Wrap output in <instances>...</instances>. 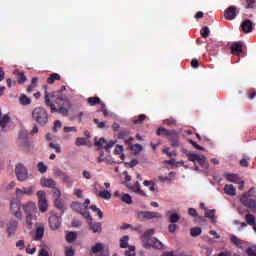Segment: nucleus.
I'll return each mask as SVG.
<instances>
[{
    "instance_id": "nucleus-1",
    "label": "nucleus",
    "mask_w": 256,
    "mask_h": 256,
    "mask_svg": "<svg viewBox=\"0 0 256 256\" xmlns=\"http://www.w3.org/2000/svg\"><path fill=\"white\" fill-rule=\"evenodd\" d=\"M44 105L50 108L51 113H59L62 117H69V111L73 107V103L67 95L61 92L47 91V86H44Z\"/></svg>"
},
{
    "instance_id": "nucleus-2",
    "label": "nucleus",
    "mask_w": 256,
    "mask_h": 256,
    "mask_svg": "<svg viewBox=\"0 0 256 256\" xmlns=\"http://www.w3.org/2000/svg\"><path fill=\"white\" fill-rule=\"evenodd\" d=\"M32 119L40 125V127H45L49 123V113L44 107L38 106L32 111Z\"/></svg>"
},
{
    "instance_id": "nucleus-3",
    "label": "nucleus",
    "mask_w": 256,
    "mask_h": 256,
    "mask_svg": "<svg viewBox=\"0 0 256 256\" xmlns=\"http://www.w3.org/2000/svg\"><path fill=\"white\" fill-rule=\"evenodd\" d=\"M182 152L186 155L188 161H191L194 165L198 163L203 169H209V164H207V158L205 156L189 152L187 149H182Z\"/></svg>"
},
{
    "instance_id": "nucleus-4",
    "label": "nucleus",
    "mask_w": 256,
    "mask_h": 256,
    "mask_svg": "<svg viewBox=\"0 0 256 256\" xmlns=\"http://www.w3.org/2000/svg\"><path fill=\"white\" fill-rule=\"evenodd\" d=\"M251 191H253V188H251L248 193L241 196L240 202L242 205H244V207L256 211V196L251 195Z\"/></svg>"
},
{
    "instance_id": "nucleus-5",
    "label": "nucleus",
    "mask_w": 256,
    "mask_h": 256,
    "mask_svg": "<svg viewBox=\"0 0 256 256\" xmlns=\"http://www.w3.org/2000/svg\"><path fill=\"white\" fill-rule=\"evenodd\" d=\"M38 197V208L40 213H47V210L49 209V203L47 202V194L45 191L40 190L37 192Z\"/></svg>"
},
{
    "instance_id": "nucleus-6",
    "label": "nucleus",
    "mask_w": 256,
    "mask_h": 256,
    "mask_svg": "<svg viewBox=\"0 0 256 256\" xmlns=\"http://www.w3.org/2000/svg\"><path fill=\"white\" fill-rule=\"evenodd\" d=\"M140 221H151V219H161L163 217L159 212L153 211H140L137 214Z\"/></svg>"
},
{
    "instance_id": "nucleus-7",
    "label": "nucleus",
    "mask_w": 256,
    "mask_h": 256,
    "mask_svg": "<svg viewBox=\"0 0 256 256\" xmlns=\"http://www.w3.org/2000/svg\"><path fill=\"white\" fill-rule=\"evenodd\" d=\"M15 173L18 181H25L29 173L27 172V168L23 164H18L15 168Z\"/></svg>"
},
{
    "instance_id": "nucleus-8",
    "label": "nucleus",
    "mask_w": 256,
    "mask_h": 256,
    "mask_svg": "<svg viewBox=\"0 0 256 256\" xmlns=\"http://www.w3.org/2000/svg\"><path fill=\"white\" fill-rule=\"evenodd\" d=\"M33 193H35V186H30L28 188H17L16 189V197L18 199H21V197H23V195H28L31 196L33 195Z\"/></svg>"
},
{
    "instance_id": "nucleus-9",
    "label": "nucleus",
    "mask_w": 256,
    "mask_h": 256,
    "mask_svg": "<svg viewBox=\"0 0 256 256\" xmlns=\"http://www.w3.org/2000/svg\"><path fill=\"white\" fill-rule=\"evenodd\" d=\"M50 229L53 231L57 230L59 227H61V217L52 215L48 219Z\"/></svg>"
},
{
    "instance_id": "nucleus-10",
    "label": "nucleus",
    "mask_w": 256,
    "mask_h": 256,
    "mask_svg": "<svg viewBox=\"0 0 256 256\" xmlns=\"http://www.w3.org/2000/svg\"><path fill=\"white\" fill-rule=\"evenodd\" d=\"M224 17L225 19H227V21H233V19L237 17V7L235 6L228 7L224 13Z\"/></svg>"
},
{
    "instance_id": "nucleus-11",
    "label": "nucleus",
    "mask_w": 256,
    "mask_h": 256,
    "mask_svg": "<svg viewBox=\"0 0 256 256\" xmlns=\"http://www.w3.org/2000/svg\"><path fill=\"white\" fill-rule=\"evenodd\" d=\"M23 209L26 215H33V213H37V205L35 202H28L24 204Z\"/></svg>"
},
{
    "instance_id": "nucleus-12",
    "label": "nucleus",
    "mask_w": 256,
    "mask_h": 256,
    "mask_svg": "<svg viewBox=\"0 0 256 256\" xmlns=\"http://www.w3.org/2000/svg\"><path fill=\"white\" fill-rule=\"evenodd\" d=\"M88 227L92 233H101L103 231L101 222H93V220H90V222H88Z\"/></svg>"
},
{
    "instance_id": "nucleus-13",
    "label": "nucleus",
    "mask_w": 256,
    "mask_h": 256,
    "mask_svg": "<svg viewBox=\"0 0 256 256\" xmlns=\"http://www.w3.org/2000/svg\"><path fill=\"white\" fill-rule=\"evenodd\" d=\"M154 234H155L154 229H150V230H147L146 232H144V234L142 235V243H144V247H145V245H147L148 243H151V241H153Z\"/></svg>"
},
{
    "instance_id": "nucleus-14",
    "label": "nucleus",
    "mask_w": 256,
    "mask_h": 256,
    "mask_svg": "<svg viewBox=\"0 0 256 256\" xmlns=\"http://www.w3.org/2000/svg\"><path fill=\"white\" fill-rule=\"evenodd\" d=\"M168 139L171 142L172 147H179L181 145L179 143V132L176 130H172V134L168 136Z\"/></svg>"
},
{
    "instance_id": "nucleus-15",
    "label": "nucleus",
    "mask_w": 256,
    "mask_h": 256,
    "mask_svg": "<svg viewBox=\"0 0 256 256\" xmlns=\"http://www.w3.org/2000/svg\"><path fill=\"white\" fill-rule=\"evenodd\" d=\"M232 55H241L243 53V42H234L231 46Z\"/></svg>"
},
{
    "instance_id": "nucleus-16",
    "label": "nucleus",
    "mask_w": 256,
    "mask_h": 256,
    "mask_svg": "<svg viewBox=\"0 0 256 256\" xmlns=\"http://www.w3.org/2000/svg\"><path fill=\"white\" fill-rule=\"evenodd\" d=\"M41 186L48 187V189H55V187H57V182H55V180H53V179L42 178Z\"/></svg>"
},
{
    "instance_id": "nucleus-17",
    "label": "nucleus",
    "mask_w": 256,
    "mask_h": 256,
    "mask_svg": "<svg viewBox=\"0 0 256 256\" xmlns=\"http://www.w3.org/2000/svg\"><path fill=\"white\" fill-rule=\"evenodd\" d=\"M144 247L145 249H151V247H154L155 249H163V243H161L157 238H153L151 243L144 244Z\"/></svg>"
},
{
    "instance_id": "nucleus-18",
    "label": "nucleus",
    "mask_w": 256,
    "mask_h": 256,
    "mask_svg": "<svg viewBox=\"0 0 256 256\" xmlns=\"http://www.w3.org/2000/svg\"><path fill=\"white\" fill-rule=\"evenodd\" d=\"M17 227H19V222L17 221L13 220L9 223V226L7 228L8 237H12V235H15Z\"/></svg>"
},
{
    "instance_id": "nucleus-19",
    "label": "nucleus",
    "mask_w": 256,
    "mask_h": 256,
    "mask_svg": "<svg viewBox=\"0 0 256 256\" xmlns=\"http://www.w3.org/2000/svg\"><path fill=\"white\" fill-rule=\"evenodd\" d=\"M43 235H45V226L40 224L36 229L34 241H41L43 239Z\"/></svg>"
},
{
    "instance_id": "nucleus-20",
    "label": "nucleus",
    "mask_w": 256,
    "mask_h": 256,
    "mask_svg": "<svg viewBox=\"0 0 256 256\" xmlns=\"http://www.w3.org/2000/svg\"><path fill=\"white\" fill-rule=\"evenodd\" d=\"M241 27L244 33H251L253 30V22H251V20H244L241 24Z\"/></svg>"
},
{
    "instance_id": "nucleus-21",
    "label": "nucleus",
    "mask_w": 256,
    "mask_h": 256,
    "mask_svg": "<svg viewBox=\"0 0 256 256\" xmlns=\"http://www.w3.org/2000/svg\"><path fill=\"white\" fill-rule=\"evenodd\" d=\"M224 193H226V195H230V197H234V195H237V189L233 184H226L224 186Z\"/></svg>"
},
{
    "instance_id": "nucleus-22",
    "label": "nucleus",
    "mask_w": 256,
    "mask_h": 256,
    "mask_svg": "<svg viewBox=\"0 0 256 256\" xmlns=\"http://www.w3.org/2000/svg\"><path fill=\"white\" fill-rule=\"evenodd\" d=\"M173 133V130H167L164 127H160L157 129L156 134L161 137H170V135Z\"/></svg>"
},
{
    "instance_id": "nucleus-23",
    "label": "nucleus",
    "mask_w": 256,
    "mask_h": 256,
    "mask_svg": "<svg viewBox=\"0 0 256 256\" xmlns=\"http://www.w3.org/2000/svg\"><path fill=\"white\" fill-rule=\"evenodd\" d=\"M55 81H61V75L58 73H52L48 78H47V83L49 85H53Z\"/></svg>"
},
{
    "instance_id": "nucleus-24",
    "label": "nucleus",
    "mask_w": 256,
    "mask_h": 256,
    "mask_svg": "<svg viewBox=\"0 0 256 256\" xmlns=\"http://www.w3.org/2000/svg\"><path fill=\"white\" fill-rule=\"evenodd\" d=\"M66 241L67 243H74V241H77V232H67Z\"/></svg>"
},
{
    "instance_id": "nucleus-25",
    "label": "nucleus",
    "mask_w": 256,
    "mask_h": 256,
    "mask_svg": "<svg viewBox=\"0 0 256 256\" xmlns=\"http://www.w3.org/2000/svg\"><path fill=\"white\" fill-rule=\"evenodd\" d=\"M215 213H216V210L215 209H212V210H209L207 209L205 211V217H207L208 219H211L212 223H215L216 221V217H215Z\"/></svg>"
},
{
    "instance_id": "nucleus-26",
    "label": "nucleus",
    "mask_w": 256,
    "mask_h": 256,
    "mask_svg": "<svg viewBox=\"0 0 256 256\" xmlns=\"http://www.w3.org/2000/svg\"><path fill=\"white\" fill-rule=\"evenodd\" d=\"M225 179L230 183H239V176L237 174H226Z\"/></svg>"
},
{
    "instance_id": "nucleus-27",
    "label": "nucleus",
    "mask_w": 256,
    "mask_h": 256,
    "mask_svg": "<svg viewBox=\"0 0 256 256\" xmlns=\"http://www.w3.org/2000/svg\"><path fill=\"white\" fill-rule=\"evenodd\" d=\"M14 75H18V83H20V85H23V83L27 81V76H25L23 72H19V70H15Z\"/></svg>"
},
{
    "instance_id": "nucleus-28",
    "label": "nucleus",
    "mask_w": 256,
    "mask_h": 256,
    "mask_svg": "<svg viewBox=\"0 0 256 256\" xmlns=\"http://www.w3.org/2000/svg\"><path fill=\"white\" fill-rule=\"evenodd\" d=\"M20 105H31V98L27 97L25 94H21L19 98Z\"/></svg>"
},
{
    "instance_id": "nucleus-29",
    "label": "nucleus",
    "mask_w": 256,
    "mask_h": 256,
    "mask_svg": "<svg viewBox=\"0 0 256 256\" xmlns=\"http://www.w3.org/2000/svg\"><path fill=\"white\" fill-rule=\"evenodd\" d=\"M247 225L254 227L256 225L255 216L253 214H246L245 216Z\"/></svg>"
},
{
    "instance_id": "nucleus-30",
    "label": "nucleus",
    "mask_w": 256,
    "mask_h": 256,
    "mask_svg": "<svg viewBox=\"0 0 256 256\" xmlns=\"http://www.w3.org/2000/svg\"><path fill=\"white\" fill-rule=\"evenodd\" d=\"M87 103H89L91 105V107H94V105L101 104V98H99V97H89L87 99Z\"/></svg>"
},
{
    "instance_id": "nucleus-31",
    "label": "nucleus",
    "mask_w": 256,
    "mask_h": 256,
    "mask_svg": "<svg viewBox=\"0 0 256 256\" xmlns=\"http://www.w3.org/2000/svg\"><path fill=\"white\" fill-rule=\"evenodd\" d=\"M79 213L82 215V217H84V219H87V223L93 221V218L87 209L83 208Z\"/></svg>"
},
{
    "instance_id": "nucleus-32",
    "label": "nucleus",
    "mask_w": 256,
    "mask_h": 256,
    "mask_svg": "<svg viewBox=\"0 0 256 256\" xmlns=\"http://www.w3.org/2000/svg\"><path fill=\"white\" fill-rule=\"evenodd\" d=\"M9 121H11V117H9L8 114H5L0 120V127H2V129H5Z\"/></svg>"
},
{
    "instance_id": "nucleus-33",
    "label": "nucleus",
    "mask_w": 256,
    "mask_h": 256,
    "mask_svg": "<svg viewBox=\"0 0 256 256\" xmlns=\"http://www.w3.org/2000/svg\"><path fill=\"white\" fill-rule=\"evenodd\" d=\"M103 249H104L103 244L96 243L95 246H93L91 248V252L94 253V254H97V253L103 252Z\"/></svg>"
},
{
    "instance_id": "nucleus-34",
    "label": "nucleus",
    "mask_w": 256,
    "mask_h": 256,
    "mask_svg": "<svg viewBox=\"0 0 256 256\" xmlns=\"http://www.w3.org/2000/svg\"><path fill=\"white\" fill-rule=\"evenodd\" d=\"M127 245H129V236L125 235L120 239V247L121 249H127Z\"/></svg>"
},
{
    "instance_id": "nucleus-35",
    "label": "nucleus",
    "mask_w": 256,
    "mask_h": 256,
    "mask_svg": "<svg viewBox=\"0 0 256 256\" xmlns=\"http://www.w3.org/2000/svg\"><path fill=\"white\" fill-rule=\"evenodd\" d=\"M163 123L164 125H168V127L177 126V120H175L173 117L163 120Z\"/></svg>"
},
{
    "instance_id": "nucleus-36",
    "label": "nucleus",
    "mask_w": 256,
    "mask_h": 256,
    "mask_svg": "<svg viewBox=\"0 0 256 256\" xmlns=\"http://www.w3.org/2000/svg\"><path fill=\"white\" fill-rule=\"evenodd\" d=\"M62 182L65 183L67 187H73V178L67 174L62 178Z\"/></svg>"
},
{
    "instance_id": "nucleus-37",
    "label": "nucleus",
    "mask_w": 256,
    "mask_h": 256,
    "mask_svg": "<svg viewBox=\"0 0 256 256\" xmlns=\"http://www.w3.org/2000/svg\"><path fill=\"white\" fill-rule=\"evenodd\" d=\"M121 202L126 203L127 205H131V203H133V199L129 194H123V196L121 197Z\"/></svg>"
},
{
    "instance_id": "nucleus-38",
    "label": "nucleus",
    "mask_w": 256,
    "mask_h": 256,
    "mask_svg": "<svg viewBox=\"0 0 256 256\" xmlns=\"http://www.w3.org/2000/svg\"><path fill=\"white\" fill-rule=\"evenodd\" d=\"M37 168H38V171H39V173H47V169H49L48 167H47V165H45V163H43V162H39L38 164H37Z\"/></svg>"
},
{
    "instance_id": "nucleus-39",
    "label": "nucleus",
    "mask_w": 256,
    "mask_h": 256,
    "mask_svg": "<svg viewBox=\"0 0 256 256\" xmlns=\"http://www.w3.org/2000/svg\"><path fill=\"white\" fill-rule=\"evenodd\" d=\"M75 145H77V147L87 145V138H83V137L76 138Z\"/></svg>"
},
{
    "instance_id": "nucleus-40",
    "label": "nucleus",
    "mask_w": 256,
    "mask_h": 256,
    "mask_svg": "<svg viewBox=\"0 0 256 256\" xmlns=\"http://www.w3.org/2000/svg\"><path fill=\"white\" fill-rule=\"evenodd\" d=\"M71 207L74 211H76V213H79L83 209V204L79 202H73Z\"/></svg>"
},
{
    "instance_id": "nucleus-41",
    "label": "nucleus",
    "mask_w": 256,
    "mask_h": 256,
    "mask_svg": "<svg viewBox=\"0 0 256 256\" xmlns=\"http://www.w3.org/2000/svg\"><path fill=\"white\" fill-rule=\"evenodd\" d=\"M200 234H201V228H199V227L191 228L190 235L192 237H199Z\"/></svg>"
},
{
    "instance_id": "nucleus-42",
    "label": "nucleus",
    "mask_w": 256,
    "mask_h": 256,
    "mask_svg": "<svg viewBox=\"0 0 256 256\" xmlns=\"http://www.w3.org/2000/svg\"><path fill=\"white\" fill-rule=\"evenodd\" d=\"M90 209H91L92 211H94V213H97L99 219H103V211H101V209L97 208V205H92V206L90 207Z\"/></svg>"
},
{
    "instance_id": "nucleus-43",
    "label": "nucleus",
    "mask_w": 256,
    "mask_h": 256,
    "mask_svg": "<svg viewBox=\"0 0 256 256\" xmlns=\"http://www.w3.org/2000/svg\"><path fill=\"white\" fill-rule=\"evenodd\" d=\"M135 187H136L135 193H138V195H141L142 197H147V194L145 193V191L141 190V185L139 184V182H136Z\"/></svg>"
},
{
    "instance_id": "nucleus-44",
    "label": "nucleus",
    "mask_w": 256,
    "mask_h": 256,
    "mask_svg": "<svg viewBox=\"0 0 256 256\" xmlns=\"http://www.w3.org/2000/svg\"><path fill=\"white\" fill-rule=\"evenodd\" d=\"M99 197H101V199H107V200H109V199H111V194H110L109 191L103 190V191H100V192H99Z\"/></svg>"
},
{
    "instance_id": "nucleus-45",
    "label": "nucleus",
    "mask_w": 256,
    "mask_h": 256,
    "mask_svg": "<svg viewBox=\"0 0 256 256\" xmlns=\"http://www.w3.org/2000/svg\"><path fill=\"white\" fill-rule=\"evenodd\" d=\"M67 174L63 171V170H61V169H59V168H56L55 170H54V176L55 177H59L60 179H62L63 177H65Z\"/></svg>"
},
{
    "instance_id": "nucleus-46",
    "label": "nucleus",
    "mask_w": 256,
    "mask_h": 256,
    "mask_svg": "<svg viewBox=\"0 0 256 256\" xmlns=\"http://www.w3.org/2000/svg\"><path fill=\"white\" fill-rule=\"evenodd\" d=\"M209 33H211V31L209 30V27L204 26L201 30V35L203 39H207L209 37Z\"/></svg>"
},
{
    "instance_id": "nucleus-47",
    "label": "nucleus",
    "mask_w": 256,
    "mask_h": 256,
    "mask_svg": "<svg viewBox=\"0 0 256 256\" xmlns=\"http://www.w3.org/2000/svg\"><path fill=\"white\" fill-rule=\"evenodd\" d=\"M188 143H190V145L193 146L194 149H197L198 151H203V147L199 144H197V142L193 141L192 139L188 140Z\"/></svg>"
},
{
    "instance_id": "nucleus-48",
    "label": "nucleus",
    "mask_w": 256,
    "mask_h": 256,
    "mask_svg": "<svg viewBox=\"0 0 256 256\" xmlns=\"http://www.w3.org/2000/svg\"><path fill=\"white\" fill-rule=\"evenodd\" d=\"M180 219H181V216H179L177 213H173L170 216V223H178Z\"/></svg>"
},
{
    "instance_id": "nucleus-49",
    "label": "nucleus",
    "mask_w": 256,
    "mask_h": 256,
    "mask_svg": "<svg viewBox=\"0 0 256 256\" xmlns=\"http://www.w3.org/2000/svg\"><path fill=\"white\" fill-rule=\"evenodd\" d=\"M145 119H147V116L145 114H140L137 119L134 120L135 125L141 124Z\"/></svg>"
},
{
    "instance_id": "nucleus-50",
    "label": "nucleus",
    "mask_w": 256,
    "mask_h": 256,
    "mask_svg": "<svg viewBox=\"0 0 256 256\" xmlns=\"http://www.w3.org/2000/svg\"><path fill=\"white\" fill-rule=\"evenodd\" d=\"M26 224L28 227H33V214H26Z\"/></svg>"
},
{
    "instance_id": "nucleus-51",
    "label": "nucleus",
    "mask_w": 256,
    "mask_h": 256,
    "mask_svg": "<svg viewBox=\"0 0 256 256\" xmlns=\"http://www.w3.org/2000/svg\"><path fill=\"white\" fill-rule=\"evenodd\" d=\"M231 243L236 245V247H240L241 246V240H239V238L237 236H235V235L231 236Z\"/></svg>"
},
{
    "instance_id": "nucleus-52",
    "label": "nucleus",
    "mask_w": 256,
    "mask_h": 256,
    "mask_svg": "<svg viewBox=\"0 0 256 256\" xmlns=\"http://www.w3.org/2000/svg\"><path fill=\"white\" fill-rule=\"evenodd\" d=\"M49 147H50L51 149H55L56 153H61V145L55 144V143L51 142V143L49 144Z\"/></svg>"
},
{
    "instance_id": "nucleus-53",
    "label": "nucleus",
    "mask_w": 256,
    "mask_h": 256,
    "mask_svg": "<svg viewBox=\"0 0 256 256\" xmlns=\"http://www.w3.org/2000/svg\"><path fill=\"white\" fill-rule=\"evenodd\" d=\"M131 150L140 153V151H143V146L141 144H134L131 146Z\"/></svg>"
},
{
    "instance_id": "nucleus-54",
    "label": "nucleus",
    "mask_w": 256,
    "mask_h": 256,
    "mask_svg": "<svg viewBox=\"0 0 256 256\" xmlns=\"http://www.w3.org/2000/svg\"><path fill=\"white\" fill-rule=\"evenodd\" d=\"M53 197L55 200H59L61 198V190H59V188H54Z\"/></svg>"
},
{
    "instance_id": "nucleus-55",
    "label": "nucleus",
    "mask_w": 256,
    "mask_h": 256,
    "mask_svg": "<svg viewBox=\"0 0 256 256\" xmlns=\"http://www.w3.org/2000/svg\"><path fill=\"white\" fill-rule=\"evenodd\" d=\"M125 256H135V246H129V250L125 252Z\"/></svg>"
},
{
    "instance_id": "nucleus-56",
    "label": "nucleus",
    "mask_w": 256,
    "mask_h": 256,
    "mask_svg": "<svg viewBox=\"0 0 256 256\" xmlns=\"http://www.w3.org/2000/svg\"><path fill=\"white\" fill-rule=\"evenodd\" d=\"M10 210H11V213L13 211L19 210V204H17V202H15V201H11L10 202Z\"/></svg>"
},
{
    "instance_id": "nucleus-57",
    "label": "nucleus",
    "mask_w": 256,
    "mask_h": 256,
    "mask_svg": "<svg viewBox=\"0 0 256 256\" xmlns=\"http://www.w3.org/2000/svg\"><path fill=\"white\" fill-rule=\"evenodd\" d=\"M188 215H190V217H199V214L195 208H189Z\"/></svg>"
},
{
    "instance_id": "nucleus-58",
    "label": "nucleus",
    "mask_w": 256,
    "mask_h": 256,
    "mask_svg": "<svg viewBox=\"0 0 256 256\" xmlns=\"http://www.w3.org/2000/svg\"><path fill=\"white\" fill-rule=\"evenodd\" d=\"M65 256H75V250L73 247L65 249Z\"/></svg>"
},
{
    "instance_id": "nucleus-59",
    "label": "nucleus",
    "mask_w": 256,
    "mask_h": 256,
    "mask_svg": "<svg viewBox=\"0 0 256 256\" xmlns=\"http://www.w3.org/2000/svg\"><path fill=\"white\" fill-rule=\"evenodd\" d=\"M126 137H129V131L124 130L119 132L118 139H125Z\"/></svg>"
},
{
    "instance_id": "nucleus-60",
    "label": "nucleus",
    "mask_w": 256,
    "mask_h": 256,
    "mask_svg": "<svg viewBox=\"0 0 256 256\" xmlns=\"http://www.w3.org/2000/svg\"><path fill=\"white\" fill-rule=\"evenodd\" d=\"M107 141L105 138H100L98 141L95 142L96 147H103V145H106Z\"/></svg>"
},
{
    "instance_id": "nucleus-61",
    "label": "nucleus",
    "mask_w": 256,
    "mask_h": 256,
    "mask_svg": "<svg viewBox=\"0 0 256 256\" xmlns=\"http://www.w3.org/2000/svg\"><path fill=\"white\" fill-rule=\"evenodd\" d=\"M168 231H169L170 233H175V231H177V224H175V223L169 224V226H168Z\"/></svg>"
},
{
    "instance_id": "nucleus-62",
    "label": "nucleus",
    "mask_w": 256,
    "mask_h": 256,
    "mask_svg": "<svg viewBox=\"0 0 256 256\" xmlns=\"http://www.w3.org/2000/svg\"><path fill=\"white\" fill-rule=\"evenodd\" d=\"M11 213H12V215H14L16 217V219H19L21 221L22 215H21L20 208L18 210L12 211Z\"/></svg>"
},
{
    "instance_id": "nucleus-63",
    "label": "nucleus",
    "mask_w": 256,
    "mask_h": 256,
    "mask_svg": "<svg viewBox=\"0 0 256 256\" xmlns=\"http://www.w3.org/2000/svg\"><path fill=\"white\" fill-rule=\"evenodd\" d=\"M115 155H121L123 153V146L117 145L115 150H114Z\"/></svg>"
},
{
    "instance_id": "nucleus-64",
    "label": "nucleus",
    "mask_w": 256,
    "mask_h": 256,
    "mask_svg": "<svg viewBox=\"0 0 256 256\" xmlns=\"http://www.w3.org/2000/svg\"><path fill=\"white\" fill-rule=\"evenodd\" d=\"M246 253L248 256H256V251L253 248H247Z\"/></svg>"
}]
</instances>
